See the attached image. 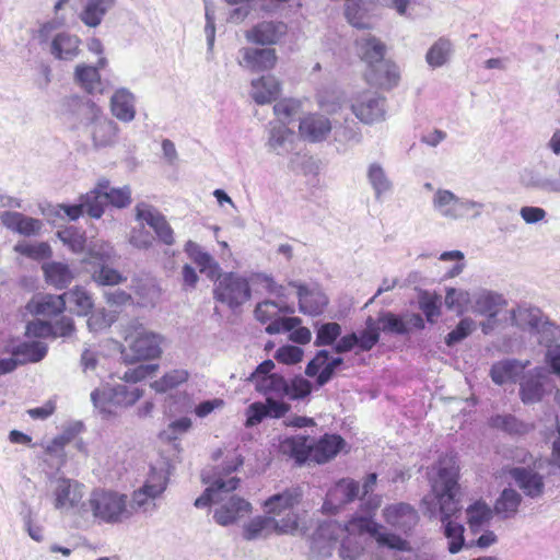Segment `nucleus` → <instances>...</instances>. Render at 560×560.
<instances>
[{"label": "nucleus", "instance_id": "412c9836", "mask_svg": "<svg viewBox=\"0 0 560 560\" xmlns=\"http://www.w3.org/2000/svg\"><path fill=\"white\" fill-rule=\"evenodd\" d=\"M342 363L343 359L341 357L330 358L327 350H319L307 364L305 374L310 377L316 376L317 385L324 386L332 378L336 370Z\"/></svg>", "mask_w": 560, "mask_h": 560}, {"label": "nucleus", "instance_id": "e433bc0d", "mask_svg": "<svg viewBox=\"0 0 560 560\" xmlns=\"http://www.w3.org/2000/svg\"><path fill=\"white\" fill-rule=\"evenodd\" d=\"M273 533H279L277 518L269 515L256 516L243 525L242 535L245 540L267 538Z\"/></svg>", "mask_w": 560, "mask_h": 560}, {"label": "nucleus", "instance_id": "09e8293b", "mask_svg": "<svg viewBox=\"0 0 560 560\" xmlns=\"http://www.w3.org/2000/svg\"><path fill=\"white\" fill-rule=\"evenodd\" d=\"M63 298L66 304L68 303L78 315H88L94 305L91 294L82 287H74L65 292Z\"/></svg>", "mask_w": 560, "mask_h": 560}, {"label": "nucleus", "instance_id": "052dcab7", "mask_svg": "<svg viewBox=\"0 0 560 560\" xmlns=\"http://www.w3.org/2000/svg\"><path fill=\"white\" fill-rule=\"evenodd\" d=\"M14 250L23 256H26L32 259H44L51 255L50 246L47 243H30V242H19L14 246Z\"/></svg>", "mask_w": 560, "mask_h": 560}, {"label": "nucleus", "instance_id": "ea45409f", "mask_svg": "<svg viewBox=\"0 0 560 560\" xmlns=\"http://www.w3.org/2000/svg\"><path fill=\"white\" fill-rule=\"evenodd\" d=\"M453 54V40L446 36H441L428 49L425 54V61L432 69L441 68L450 62Z\"/></svg>", "mask_w": 560, "mask_h": 560}, {"label": "nucleus", "instance_id": "37998d69", "mask_svg": "<svg viewBox=\"0 0 560 560\" xmlns=\"http://www.w3.org/2000/svg\"><path fill=\"white\" fill-rule=\"evenodd\" d=\"M46 282L56 289H63L73 279V273L69 266L59 261L46 262L42 267Z\"/></svg>", "mask_w": 560, "mask_h": 560}, {"label": "nucleus", "instance_id": "f3484780", "mask_svg": "<svg viewBox=\"0 0 560 560\" xmlns=\"http://www.w3.org/2000/svg\"><path fill=\"white\" fill-rule=\"evenodd\" d=\"M360 486L352 479H341L327 492L323 504L325 513H336L342 505L352 502L359 497Z\"/></svg>", "mask_w": 560, "mask_h": 560}, {"label": "nucleus", "instance_id": "a878e982", "mask_svg": "<svg viewBox=\"0 0 560 560\" xmlns=\"http://www.w3.org/2000/svg\"><path fill=\"white\" fill-rule=\"evenodd\" d=\"M355 52L369 69L384 59L386 45L372 34H363L355 39Z\"/></svg>", "mask_w": 560, "mask_h": 560}, {"label": "nucleus", "instance_id": "4be33fe9", "mask_svg": "<svg viewBox=\"0 0 560 560\" xmlns=\"http://www.w3.org/2000/svg\"><path fill=\"white\" fill-rule=\"evenodd\" d=\"M89 130L94 145L105 148L116 142L119 128L113 119L104 116L96 109L93 114V119L89 124Z\"/></svg>", "mask_w": 560, "mask_h": 560}, {"label": "nucleus", "instance_id": "0e129e2a", "mask_svg": "<svg viewBox=\"0 0 560 560\" xmlns=\"http://www.w3.org/2000/svg\"><path fill=\"white\" fill-rule=\"evenodd\" d=\"M538 341L547 351L560 347V327L546 320L538 332Z\"/></svg>", "mask_w": 560, "mask_h": 560}, {"label": "nucleus", "instance_id": "603ef678", "mask_svg": "<svg viewBox=\"0 0 560 560\" xmlns=\"http://www.w3.org/2000/svg\"><path fill=\"white\" fill-rule=\"evenodd\" d=\"M368 179L377 199L392 189V183L384 168L378 163L370 164L368 168Z\"/></svg>", "mask_w": 560, "mask_h": 560}, {"label": "nucleus", "instance_id": "bb28decb", "mask_svg": "<svg viewBox=\"0 0 560 560\" xmlns=\"http://www.w3.org/2000/svg\"><path fill=\"white\" fill-rule=\"evenodd\" d=\"M281 83L271 74L262 75L250 82V97L258 105L273 102L280 95Z\"/></svg>", "mask_w": 560, "mask_h": 560}, {"label": "nucleus", "instance_id": "a211bd4d", "mask_svg": "<svg viewBox=\"0 0 560 560\" xmlns=\"http://www.w3.org/2000/svg\"><path fill=\"white\" fill-rule=\"evenodd\" d=\"M238 65L252 72H262L275 68L278 57L273 48L243 47L238 51Z\"/></svg>", "mask_w": 560, "mask_h": 560}, {"label": "nucleus", "instance_id": "de8ad7c7", "mask_svg": "<svg viewBox=\"0 0 560 560\" xmlns=\"http://www.w3.org/2000/svg\"><path fill=\"white\" fill-rule=\"evenodd\" d=\"M255 388L267 397H284L288 394V381L276 373L262 375L261 380H257Z\"/></svg>", "mask_w": 560, "mask_h": 560}, {"label": "nucleus", "instance_id": "f03ea898", "mask_svg": "<svg viewBox=\"0 0 560 560\" xmlns=\"http://www.w3.org/2000/svg\"><path fill=\"white\" fill-rule=\"evenodd\" d=\"M436 476L431 481V492L427 494L421 506L424 516L438 518L447 539L450 553H458L465 547V527L460 522L462 504L458 499V466L453 456L440 458Z\"/></svg>", "mask_w": 560, "mask_h": 560}, {"label": "nucleus", "instance_id": "dca6fc26", "mask_svg": "<svg viewBox=\"0 0 560 560\" xmlns=\"http://www.w3.org/2000/svg\"><path fill=\"white\" fill-rule=\"evenodd\" d=\"M548 372L545 368H535L525 372L520 378V398L523 404L539 402L545 393Z\"/></svg>", "mask_w": 560, "mask_h": 560}, {"label": "nucleus", "instance_id": "79ce46f5", "mask_svg": "<svg viewBox=\"0 0 560 560\" xmlns=\"http://www.w3.org/2000/svg\"><path fill=\"white\" fill-rule=\"evenodd\" d=\"M489 425L510 435H525L533 430V425L526 423L513 415H495L489 419Z\"/></svg>", "mask_w": 560, "mask_h": 560}, {"label": "nucleus", "instance_id": "338daca9", "mask_svg": "<svg viewBox=\"0 0 560 560\" xmlns=\"http://www.w3.org/2000/svg\"><path fill=\"white\" fill-rule=\"evenodd\" d=\"M115 320L116 316L113 313L101 310L92 313L86 323L91 331L97 332L110 327Z\"/></svg>", "mask_w": 560, "mask_h": 560}, {"label": "nucleus", "instance_id": "f8f14e48", "mask_svg": "<svg viewBox=\"0 0 560 560\" xmlns=\"http://www.w3.org/2000/svg\"><path fill=\"white\" fill-rule=\"evenodd\" d=\"M349 102L352 114L363 124L371 125L385 119V98L376 92H357Z\"/></svg>", "mask_w": 560, "mask_h": 560}, {"label": "nucleus", "instance_id": "a18cd8bd", "mask_svg": "<svg viewBox=\"0 0 560 560\" xmlns=\"http://www.w3.org/2000/svg\"><path fill=\"white\" fill-rule=\"evenodd\" d=\"M493 511L482 500H477L466 509L467 523L470 530L476 534L488 525L492 518Z\"/></svg>", "mask_w": 560, "mask_h": 560}, {"label": "nucleus", "instance_id": "473e14b6", "mask_svg": "<svg viewBox=\"0 0 560 560\" xmlns=\"http://www.w3.org/2000/svg\"><path fill=\"white\" fill-rule=\"evenodd\" d=\"M510 474L520 489H522L527 497L534 499L544 493V478L538 472L528 468L516 467L513 468Z\"/></svg>", "mask_w": 560, "mask_h": 560}, {"label": "nucleus", "instance_id": "4d7b16f0", "mask_svg": "<svg viewBox=\"0 0 560 560\" xmlns=\"http://www.w3.org/2000/svg\"><path fill=\"white\" fill-rule=\"evenodd\" d=\"M59 240L73 253H81L85 247V233L74 226H68L57 232Z\"/></svg>", "mask_w": 560, "mask_h": 560}, {"label": "nucleus", "instance_id": "9b49d317", "mask_svg": "<svg viewBox=\"0 0 560 560\" xmlns=\"http://www.w3.org/2000/svg\"><path fill=\"white\" fill-rule=\"evenodd\" d=\"M214 288V298L235 310L252 296L249 280L237 272H225L219 276Z\"/></svg>", "mask_w": 560, "mask_h": 560}, {"label": "nucleus", "instance_id": "1a4fd4ad", "mask_svg": "<svg viewBox=\"0 0 560 560\" xmlns=\"http://www.w3.org/2000/svg\"><path fill=\"white\" fill-rule=\"evenodd\" d=\"M143 395L138 387H128L125 384L104 386L91 393L95 408L104 415H113L117 407H129L136 404Z\"/></svg>", "mask_w": 560, "mask_h": 560}, {"label": "nucleus", "instance_id": "aec40b11", "mask_svg": "<svg viewBox=\"0 0 560 560\" xmlns=\"http://www.w3.org/2000/svg\"><path fill=\"white\" fill-rule=\"evenodd\" d=\"M288 33V25L281 21H264L245 32L248 43L256 45L277 44Z\"/></svg>", "mask_w": 560, "mask_h": 560}, {"label": "nucleus", "instance_id": "7ed1b4c3", "mask_svg": "<svg viewBox=\"0 0 560 560\" xmlns=\"http://www.w3.org/2000/svg\"><path fill=\"white\" fill-rule=\"evenodd\" d=\"M369 534L380 546L395 550H407L408 541L396 534L387 533L383 526L370 517L359 516L351 518L346 525L336 521H326L315 530L311 549L319 559L330 557L338 540L340 542L339 556L342 560H357L363 551L362 536Z\"/></svg>", "mask_w": 560, "mask_h": 560}, {"label": "nucleus", "instance_id": "e2e57ef3", "mask_svg": "<svg viewBox=\"0 0 560 560\" xmlns=\"http://www.w3.org/2000/svg\"><path fill=\"white\" fill-rule=\"evenodd\" d=\"M476 328V323L469 317L460 319L457 326L445 337V343L452 347L467 338Z\"/></svg>", "mask_w": 560, "mask_h": 560}, {"label": "nucleus", "instance_id": "39448f33", "mask_svg": "<svg viewBox=\"0 0 560 560\" xmlns=\"http://www.w3.org/2000/svg\"><path fill=\"white\" fill-rule=\"evenodd\" d=\"M432 209L442 219L458 221L480 217L485 210V203L458 197L450 189L439 188L432 196Z\"/></svg>", "mask_w": 560, "mask_h": 560}, {"label": "nucleus", "instance_id": "3c124183", "mask_svg": "<svg viewBox=\"0 0 560 560\" xmlns=\"http://www.w3.org/2000/svg\"><path fill=\"white\" fill-rule=\"evenodd\" d=\"M84 429L81 421H74L67 424L62 432L54 438L46 446V452L49 454H59L63 451L65 446L69 444L77 435Z\"/></svg>", "mask_w": 560, "mask_h": 560}, {"label": "nucleus", "instance_id": "7c9ffc66", "mask_svg": "<svg viewBox=\"0 0 560 560\" xmlns=\"http://www.w3.org/2000/svg\"><path fill=\"white\" fill-rule=\"evenodd\" d=\"M505 304L506 301L502 294L481 290L474 294L471 310L476 314L495 318Z\"/></svg>", "mask_w": 560, "mask_h": 560}, {"label": "nucleus", "instance_id": "6e6552de", "mask_svg": "<svg viewBox=\"0 0 560 560\" xmlns=\"http://www.w3.org/2000/svg\"><path fill=\"white\" fill-rule=\"evenodd\" d=\"M85 200L89 203V215L100 219L106 205L119 209L128 207L131 203V189L129 186L114 188L109 180L101 179L94 189L85 194Z\"/></svg>", "mask_w": 560, "mask_h": 560}, {"label": "nucleus", "instance_id": "13d9d810", "mask_svg": "<svg viewBox=\"0 0 560 560\" xmlns=\"http://www.w3.org/2000/svg\"><path fill=\"white\" fill-rule=\"evenodd\" d=\"M341 332L342 328L338 323H325L317 328L314 345L316 347L334 346L341 336Z\"/></svg>", "mask_w": 560, "mask_h": 560}, {"label": "nucleus", "instance_id": "6e6d98bb", "mask_svg": "<svg viewBox=\"0 0 560 560\" xmlns=\"http://www.w3.org/2000/svg\"><path fill=\"white\" fill-rule=\"evenodd\" d=\"M318 106L329 114H335L345 104L343 94L336 89H327L317 94Z\"/></svg>", "mask_w": 560, "mask_h": 560}, {"label": "nucleus", "instance_id": "c85d7f7f", "mask_svg": "<svg viewBox=\"0 0 560 560\" xmlns=\"http://www.w3.org/2000/svg\"><path fill=\"white\" fill-rule=\"evenodd\" d=\"M81 39L69 32L56 34L50 44L49 51L58 60H73L80 52Z\"/></svg>", "mask_w": 560, "mask_h": 560}, {"label": "nucleus", "instance_id": "9d476101", "mask_svg": "<svg viewBox=\"0 0 560 560\" xmlns=\"http://www.w3.org/2000/svg\"><path fill=\"white\" fill-rule=\"evenodd\" d=\"M294 308L284 301L265 300L255 308V317L260 323H268L266 331L270 335L289 331L301 324L299 317H280V314H292Z\"/></svg>", "mask_w": 560, "mask_h": 560}, {"label": "nucleus", "instance_id": "393cba45", "mask_svg": "<svg viewBox=\"0 0 560 560\" xmlns=\"http://www.w3.org/2000/svg\"><path fill=\"white\" fill-rule=\"evenodd\" d=\"M400 78L398 67L389 61L382 59V61L369 68L365 71V79L370 84L377 85L383 89H392L398 84Z\"/></svg>", "mask_w": 560, "mask_h": 560}, {"label": "nucleus", "instance_id": "2eb2a0df", "mask_svg": "<svg viewBox=\"0 0 560 560\" xmlns=\"http://www.w3.org/2000/svg\"><path fill=\"white\" fill-rule=\"evenodd\" d=\"M136 217L137 220L148 224L163 244L168 246L174 244V231L166 218L156 208L145 202H140L136 206Z\"/></svg>", "mask_w": 560, "mask_h": 560}, {"label": "nucleus", "instance_id": "5fc2aeb1", "mask_svg": "<svg viewBox=\"0 0 560 560\" xmlns=\"http://www.w3.org/2000/svg\"><path fill=\"white\" fill-rule=\"evenodd\" d=\"M66 308L63 293L60 295L47 294L36 303L35 312L44 316H56Z\"/></svg>", "mask_w": 560, "mask_h": 560}, {"label": "nucleus", "instance_id": "f257e3e1", "mask_svg": "<svg viewBox=\"0 0 560 560\" xmlns=\"http://www.w3.org/2000/svg\"><path fill=\"white\" fill-rule=\"evenodd\" d=\"M167 487L166 476L152 470L144 483L127 493L105 488L94 489L86 502L85 512H90L98 524L119 525L129 522L137 514L151 515L158 509V499Z\"/></svg>", "mask_w": 560, "mask_h": 560}, {"label": "nucleus", "instance_id": "72a5a7b5", "mask_svg": "<svg viewBox=\"0 0 560 560\" xmlns=\"http://www.w3.org/2000/svg\"><path fill=\"white\" fill-rule=\"evenodd\" d=\"M311 448L312 444L306 435L287 436L279 443L280 453L294 459L299 465L311 459Z\"/></svg>", "mask_w": 560, "mask_h": 560}, {"label": "nucleus", "instance_id": "cd10ccee", "mask_svg": "<svg viewBox=\"0 0 560 560\" xmlns=\"http://www.w3.org/2000/svg\"><path fill=\"white\" fill-rule=\"evenodd\" d=\"M376 5V0H347L345 8L346 19L353 27L370 28V20Z\"/></svg>", "mask_w": 560, "mask_h": 560}, {"label": "nucleus", "instance_id": "4c0bfd02", "mask_svg": "<svg viewBox=\"0 0 560 560\" xmlns=\"http://www.w3.org/2000/svg\"><path fill=\"white\" fill-rule=\"evenodd\" d=\"M343 445V440L337 434H325L312 444L311 460L323 464L335 457Z\"/></svg>", "mask_w": 560, "mask_h": 560}, {"label": "nucleus", "instance_id": "4468645a", "mask_svg": "<svg viewBox=\"0 0 560 560\" xmlns=\"http://www.w3.org/2000/svg\"><path fill=\"white\" fill-rule=\"evenodd\" d=\"M289 285L296 289L299 310L301 313L317 316L328 304V298L318 284H304L299 281H290Z\"/></svg>", "mask_w": 560, "mask_h": 560}, {"label": "nucleus", "instance_id": "58836bf2", "mask_svg": "<svg viewBox=\"0 0 560 560\" xmlns=\"http://www.w3.org/2000/svg\"><path fill=\"white\" fill-rule=\"evenodd\" d=\"M107 63L105 57H101L96 66L79 65L75 68V79L79 84L89 93L102 92L100 69Z\"/></svg>", "mask_w": 560, "mask_h": 560}, {"label": "nucleus", "instance_id": "6ab92c4d", "mask_svg": "<svg viewBox=\"0 0 560 560\" xmlns=\"http://www.w3.org/2000/svg\"><path fill=\"white\" fill-rule=\"evenodd\" d=\"M385 522L405 534L411 532L419 522L418 512L408 503H394L383 510Z\"/></svg>", "mask_w": 560, "mask_h": 560}, {"label": "nucleus", "instance_id": "8fccbe9b", "mask_svg": "<svg viewBox=\"0 0 560 560\" xmlns=\"http://www.w3.org/2000/svg\"><path fill=\"white\" fill-rule=\"evenodd\" d=\"M189 378V372L185 369H173L164 373L162 377L151 383V388L159 394L177 388Z\"/></svg>", "mask_w": 560, "mask_h": 560}, {"label": "nucleus", "instance_id": "f704fd0d", "mask_svg": "<svg viewBox=\"0 0 560 560\" xmlns=\"http://www.w3.org/2000/svg\"><path fill=\"white\" fill-rule=\"evenodd\" d=\"M512 320L518 328L538 335L547 319L538 307L523 305L512 311Z\"/></svg>", "mask_w": 560, "mask_h": 560}, {"label": "nucleus", "instance_id": "0eeeda50", "mask_svg": "<svg viewBox=\"0 0 560 560\" xmlns=\"http://www.w3.org/2000/svg\"><path fill=\"white\" fill-rule=\"evenodd\" d=\"M301 498L300 488H291L266 500L264 504L266 512L277 518L279 533L288 534L296 530L298 515L294 506L300 503Z\"/></svg>", "mask_w": 560, "mask_h": 560}, {"label": "nucleus", "instance_id": "774afa93", "mask_svg": "<svg viewBox=\"0 0 560 560\" xmlns=\"http://www.w3.org/2000/svg\"><path fill=\"white\" fill-rule=\"evenodd\" d=\"M303 350L296 346H283L276 352V359L284 364H295L302 361Z\"/></svg>", "mask_w": 560, "mask_h": 560}, {"label": "nucleus", "instance_id": "c756f323", "mask_svg": "<svg viewBox=\"0 0 560 560\" xmlns=\"http://www.w3.org/2000/svg\"><path fill=\"white\" fill-rule=\"evenodd\" d=\"M187 256L197 265L199 271L213 280L220 276V266L199 244L188 241L184 247Z\"/></svg>", "mask_w": 560, "mask_h": 560}, {"label": "nucleus", "instance_id": "20e7f679", "mask_svg": "<svg viewBox=\"0 0 560 560\" xmlns=\"http://www.w3.org/2000/svg\"><path fill=\"white\" fill-rule=\"evenodd\" d=\"M243 464V460L235 457L223 471H215L212 476L203 471L201 477L203 483L208 485L203 493L195 500V506L206 508L210 504L217 505L213 511V520L221 526L232 525L252 513V504L233 493L238 487L240 479L230 476Z\"/></svg>", "mask_w": 560, "mask_h": 560}, {"label": "nucleus", "instance_id": "49530a36", "mask_svg": "<svg viewBox=\"0 0 560 560\" xmlns=\"http://www.w3.org/2000/svg\"><path fill=\"white\" fill-rule=\"evenodd\" d=\"M522 502L521 494L511 488L504 489L494 504V512L502 518L513 517Z\"/></svg>", "mask_w": 560, "mask_h": 560}, {"label": "nucleus", "instance_id": "ddd939ff", "mask_svg": "<svg viewBox=\"0 0 560 560\" xmlns=\"http://www.w3.org/2000/svg\"><path fill=\"white\" fill-rule=\"evenodd\" d=\"M84 486L78 480L58 478L52 489V504L56 510L70 512L79 510L85 513L86 503H82Z\"/></svg>", "mask_w": 560, "mask_h": 560}, {"label": "nucleus", "instance_id": "5701e85b", "mask_svg": "<svg viewBox=\"0 0 560 560\" xmlns=\"http://www.w3.org/2000/svg\"><path fill=\"white\" fill-rule=\"evenodd\" d=\"M331 129L332 125L330 119L318 113L304 116L301 118L299 125L301 137L310 142H322L326 140Z\"/></svg>", "mask_w": 560, "mask_h": 560}, {"label": "nucleus", "instance_id": "c03bdc74", "mask_svg": "<svg viewBox=\"0 0 560 560\" xmlns=\"http://www.w3.org/2000/svg\"><path fill=\"white\" fill-rule=\"evenodd\" d=\"M47 351L48 347L43 341H24L13 348L12 354L19 360L20 364H24L42 361L46 357Z\"/></svg>", "mask_w": 560, "mask_h": 560}, {"label": "nucleus", "instance_id": "864d4df0", "mask_svg": "<svg viewBox=\"0 0 560 560\" xmlns=\"http://www.w3.org/2000/svg\"><path fill=\"white\" fill-rule=\"evenodd\" d=\"M302 110V101L295 98H284L273 106V113L278 118L277 124L291 122Z\"/></svg>", "mask_w": 560, "mask_h": 560}, {"label": "nucleus", "instance_id": "423d86ee", "mask_svg": "<svg viewBox=\"0 0 560 560\" xmlns=\"http://www.w3.org/2000/svg\"><path fill=\"white\" fill-rule=\"evenodd\" d=\"M127 350L122 352L126 361L155 359L161 354V337L147 330L138 322H132L124 329Z\"/></svg>", "mask_w": 560, "mask_h": 560}, {"label": "nucleus", "instance_id": "680f3d73", "mask_svg": "<svg viewBox=\"0 0 560 560\" xmlns=\"http://www.w3.org/2000/svg\"><path fill=\"white\" fill-rule=\"evenodd\" d=\"M470 301V294L466 290L455 288H448L446 290L445 305L448 310L455 311L457 314H463Z\"/></svg>", "mask_w": 560, "mask_h": 560}, {"label": "nucleus", "instance_id": "69168bd1", "mask_svg": "<svg viewBox=\"0 0 560 560\" xmlns=\"http://www.w3.org/2000/svg\"><path fill=\"white\" fill-rule=\"evenodd\" d=\"M93 280L101 285H116L125 278L116 270L106 265H101L92 273Z\"/></svg>", "mask_w": 560, "mask_h": 560}, {"label": "nucleus", "instance_id": "2f4dec72", "mask_svg": "<svg viewBox=\"0 0 560 560\" xmlns=\"http://www.w3.org/2000/svg\"><path fill=\"white\" fill-rule=\"evenodd\" d=\"M528 361L522 363L515 359H506L494 363L490 370L492 381L498 385L505 383L520 382L521 376L525 373Z\"/></svg>", "mask_w": 560, "mask_h": 560}, {"label": "nucleus", "instance_id": "b1692460", "mask_svg": "<svg viewBox=\"0 0 560 560\" xmlns=\"http://www.w3.org/2000/svg\"><path fill=\"white\" fill-rule=\"evenodd\" d=\"M136 95L127 88L116 89L109 100L110 112L121 122H131L136 118Z\"/></svg>", "mask_w": 560, "mask_h": 560}, {"label": "nucleus", "instance_id": "c9c22d12", "mask_svg": "<svg viewBox=\"0 0 560 560\" xmlns=\"http://www.w3.org/2000/svg\"><path fill=\"white\" fill-rule=\"evenodd\" d=\"M114 5L115 0H86L79 13V19L84 25L95 28Z\"/></svg>", "mask_w": 560, "mask_h": 560}, {"label": "nucleus", "instance_id": "bf43d9fd", "mask_svg": "<svg viewBox=\"0 0 560 560\" xmlns=\"http://www.w3.org/2000/svg\"><path fill=\"white\" fill-rule=\"evenodd\" d=\"M377 323L381 325V330L387 334L406 335L409 332L407 323L400 316L390 312L382 313Z\"/></svg>", "mask_w": 560, "mask_h": 560}, {"label": "nucleus", "instance_id": "a19ab883", "mask_svg": "<svg viewBox=\"0 0 560 560\" xmlns=\"http://www.w3.org/2000/svg\"><path fill=\"white\" fill-rule=\"evenodd\" d=\"M294 133L283 124H271L268 147L278 155H285L293 150Z\"/></svg>", "mask_w": 560, "mask_h": 560}]
</instances>
